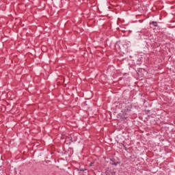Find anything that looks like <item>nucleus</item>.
Returning <instances> with one entry per match:
<instances>
[{"instance_id": "obj_1", "label": "nucleus", "mask_w": 175, "mask_h": 175, "mask_svg": "<svg viewBox=\"0 0 175 175\" xmlns=\"http://www.w3.org/2000/svg\"><path fill=\"white\" fill-rule=\"evenodd\" d=\"M106 174H107V175H115L116 172H111V174H110V172L109 171V170H106Z\"/></svg>"}, {"instance_id": "obj_2", "label": "nucleus", "mask_w": 175, "mask_h": 175, "mask_svg": "<svg viewBox=\"0 0 175 175\" xmlns=\"http://www.w3.org/2000/svg\"><path fill=\"white\" fill-rule=\"evenodd\" d=\"M151 24L154 25V27H158V23L157 22H152Z\"/></svg>"}, {"instance_id": "obj_3", "label": "nucleus", "mask_w": 175, "mask_h": 175, "mask_svg": "<svg viewBox=\"0 0 175 175\" xmlns=\"http://www.w3.org/2000/svg\"><path fill=\"white\" fill-rule=\"evenodd\" d=\"M120 163V162H112L111 165H114L115 166H117V165H118Z\"/></svg>"}, {"instance_id": "obj_4", "label": "nucleus", "mask_w": 175, "mask_h": 175, "mask_svg": "<svg viewBox=\"0 0 175 175\" xmlns=\"http://www.w3.org/2000/svg\"><path fill=\"white\" fill-rule=\"evenodd\" d=\"M89 166H90V167H91V166H94V163H92V162L90 163V165H89Z\"/></svg>"}, {"instance_id": "obj_5", "label": "nucleus", "mask_w": 175, "mask_h": 175, "mask_svg": "<svg viewBox=\"0 0 175 175\" xmlns=\"http://www.w3.org/2000/svg\"><path fill=\"white\" fill-rule=\"evenodd\" d=\"M68 139H69V140H72V138H70V137H68Z\"/></svg>"}]
</instances>
